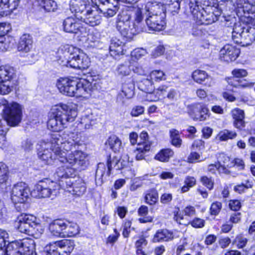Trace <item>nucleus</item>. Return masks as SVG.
Wrapping results in <instances>:
<instances>
[{"mask_svg": "<svg viewBox=\"0 0 255 255\" xmlns=\"http://www.w3.org/2000/svg\"><path fill=\"white\" fill-rule=\"evenodd\" d=\"M170 137L173 145L179 147L182 144V139L180 138L179 132L175 129H171L169 131Z\"/></svg>", "mask_w": 255, "mask_h": 255, "instance_id": "44", "label": "nucleus"}, {"mask_svg": "<svg viewBox=\"0 0 255 255\" xmlns=\"http://www.w3.org/2000/svg\"><path fill=\"white\" fill-rule=\"evenodd\" d=\"M173 154L174 152L171 149H163L156 154L155 159L161 162H167L169 158L173 155Z\"/></svg>", "mask_w": 255, "mask_h": 255, "instance_id": "41", "label": "nucleus"}, {"mask_svg": "<svg viewBox=\"0 0 255 255\" xmlns=\"http://www.w3.org/2000/svg\"><path fill=\"white\" fill-rule=\"evenodd\" d=\"M64 226V238L74 237L79 233V227L76 223L65 221Z\"/></svg>", "mask_w": 255, "mask_h": 255, "instance_id": "35", "label": "nucleus"}, {"mask_svg": "<svg viewBox=\"0 0 255 255\" xmlns=\"http://www.w3.org/2000/svg\"><path fill=\"white\" fill-rule=\"evenodd\" d=\"M189 2L186 6V8H189L193 11L197 7H202L203 5L211 6L215 3L216 0H189Z\"/></svg>", "mask_w": 255, "mask_h": 255, "instance_id": "37", "label": "nucleus"}, {"mask_svg": "<svg viewBox=\"0 0 255 255\" xmlns=\"http://www.w3.org/2000/svg\"><path fill=\"white\" fill-rule=\"evenodd\" d=\"M248 240L243 235L240 234L237 235L235 239L232 242L233 245H236L238 249H243L244 248L247 243Z\"/></svg>", "mask_w": 255, "mask_h": 255, "instance_id": "50", "label": "nucleus"}, {"mask_svg": "<svg viewBox=\"0 0 255 255\" xmlns=\"http://www.w3.org/2000/svg\"><path fill=\"white\" fill-rule=\"evenodd\" d=\"M36 218L31 215L21 214L17 218L14 226L19 232L39 238L43 230L36 222Z\"/></svg>", "mask_w": 255, "mask_h": 255, "instance_id": "11", "label": "nucleus"}, {"mask_svg": "<svg viewBox=\"0 0 255 255\" xmlns=\"http://www.w3.org/2000/svg\"><path fill=\"white\" fill-rule=\"evenodd\" d=\"M114 161H118V158L114 157L113 159H111V156H110L107 161V166L104 163H99L98 164L95 175V180L97 183L102 184L104 176L105 175L106 176H110L113 167L115 168L116 162Z\"/></svg>", "mask_w": 255, "mask_h": 255, "instance_id": "19", "label": "nucleus"}, {"mask_svg": "<svg viewBox=\"0 0 255 255\" xmlns=\"http://www.w3.org/2000/svg\"><path fill=\"white\" fill-rule=\"evenodd\" d=\"M209 110L204 106H201L195 113V119L200 121H205L209 118Z\"/></svg>", "mask_w": 255, "mask_h": 255, "instance_id": "45", "label": "nucleus"}, {"mask_svg": "<svg viewBox=\"0 0 255 255\" xmlns=\"http://www.w3.org/2000/svg\"><path fill=\"white\" fill-rule=\"evenodd\" d=\"M144 111V108L141 106H136L133 107L130 112V115L132 117H137L142 115Z\"/></svg>", "mask_w": 255, "mask_h": 255, "instance_id": "62", "label": "nucleus"}, {"mask_svg": "<svg viewBox=\"0 0 255 255\" xmlns=\"http://www.w3.org/2000/svg\"><path fill=\"white\" fill-rule=\"evenodd\" d=\"M139 147L137 148L138 153L136 155V159L137 160H140L144 158V154L150 150V144L149 143L144 142L143 144H138Z\"/></svg>", "mask_w": 255, "mask_h": 255, "instance_id": "46", "label": "nucleus"}, {"mask_svg": "<svg viewBox=\"0 0 255 255\" xmlns=\"http://www.w3.org/2000/svg\"><path fill=\"white\" fill-rule=\"evenodd\" d=\"M133 11L134 19L137 24L142 23L145 14V22L149 30L160 31L165 29L166 13L163 5L156 2H148L133 6Z\"/></svg>", "mask_w": 255, "mask_h": 255, "instance_id": "1", "label": "nucleus"}, {"mask_svg": "<svg viewBox=\"0 0 255 255\" xmlns=\"http://www.w3.org/2000/svg\"><path fill=\"white\" fill-rule=\"evenodd\" d=\"M92 2L95 5L86 2L82 3L75 0L71 1L70 9L72 12L75 13V16L77 19L90 26H94L99 25L102 20V17L99 14L98 10L103 14L104 13L99 8L100 3L98 0L93 1V0H92Z\"/></svg>", "mask_w": 255, "mask_h": 255, "instance_id": "5", "label": "nucleus"}, {"mask_svg": "<svg viewBox=\"0 0 255 255\" xmlns=\"http://www.w3.org/2000/svg\"><path fill=\"white\" fill-rule=\"evenodd\" d=\"M20 147L25 152H29L33 148V143L30 139H26L21 142Z\"/></svg>", "mask_w": 255, "mask_h": 255, "instance_id": "56", "label": "nucleus"}, {"mask_svg": "<svg viewBox=\"0 0 255 255\" xmlns=\"http://www.w3.org/2000/svg\"><path fill=\"white\" fill-rule=\"evenodd\" d=\"M158 194L156 190H150L147 193L144 197V200L146 203L150 205H154L157 201Z\"/></svg>", "mask_w": 255, "mask_h": 255, "instance_id": "48", "label": "nucleus"}, {"mask_svg": "<svg viewBox=\"0 0 255 255\" xmlns=\"http://www.w3.org/2000/svg\"><path fill=\"white\" fill-rule=\"evenodd\" d=\"M57 245L61 255H70L75 247L74 242L71 240L57 241Z\"/></svg>", "mask_w": 255, "mask_h": 255, "instance_id": "30", "label": "nucleus"}, {"mask_svg": "<svg viewBox=\"0 0 255 255\" xmlns=\"http://www.w3.org/2000/svg\"><path fill=\"white\" fill-rule=\"evenodd\" d=\"M63 26L66 32L77 33L80 30L81 24L74 18L68 17L64 20Z\"/></svg>", "mask_w": 255, "mask_h": 255, "instance_id": "27", "label": "nucleus"}, {"mask_svg": "<svg viewBox=\"0 0 255 255\" xmlns=\"http://www.w3.org/2000/svg\"><path fill=\"white\" fill-rule=\"evenodd\" d=\"M65 221L60 219L53 220L49 224L48 230L53 236L64 238Z\"/></svg>", "mask_w": 255, "mask_h": 255, "instance_id": "24", "label": "nucleus"}, {"mask_svg": "<svg viewBox=\"0 0 255 255\" xmlns=\"http://www.w3.org/2000/svg\"><path fill=\"white\" fill-rule=\"evenodd\" d=\"M153 83L152 80L148 79H145L143 80L141 83L139 85V88L141 90L147 93L146 95V100L150 101L148 99L154 98L155 95V91L153 86Z\"/></svg>", "mask_w": 255, "mask_h": 255, "instance_id": "32", "label": "nucleus"}, {"mask_svg": "<svg viewBox=\"0 0 255 255\" xmlns=\"http://www.w3.org/2000/svg\"><path fill=\"white\" fill-rule=\"evenodd\" d=\"M68 190L78 196L83 195L86 191V186L84 181L78 178L74 181L71 179L66 181Z\"/></svg>", "mask_w": 255, "mask_h": 255, "instance_id": "22", "label": "nucleus"}, {"mask_svg": "<svg viewBox=\"0 0 255 255\" xmlns=\"http://www.w3.org/2000/svg\"><path fill=\"white\" fill-rule=\"evenodd\" d=\"M8 237V234L5 231L0 229V248L5 247L6 240Z\"/></svg>", "mask_w": 255, "mask_h": 255, "instance_id": "64", "label": "nucleus"}, {"mask_svg": "<svg viewBox=\"0 0 255 255\" xmlns=\"http://www.w3.org/2000/svg\"><path fill=\"white\" fill-rule=\"evenodd\" d=\"M87 154L81 150H78L74 154L68 156L60 155L57 157L60 162L65 165L57 168L54 174V178L63 181V179H71L76 176V171L84 169L87 164Z\"/></svg>", "mask_w": 255, "mask_h": 255, "instance_id": "2", "label": "nucleus"}, {"mask_svg": "<svg viewBox=\"0 0 255 255\" xmlns=\"http://www.w3.org/2000/svg\"><path fill=\"white\" fill-rule=\"evenodd\" d=\"M232 74L233 75V77L229 78L228 79V83L229 84L235 87H243L244 85H242L240 83V81L234 82V79L235 78H243L247 76V71L243 69H235L232 72Z\"/></svg>", "mask_w": 255, "mask_h": 255, "instance_id": "33", "label": "nucleus"}, {"mask_svg": "<svg viewBox=\"0 0 255 255\" xmlns=\"http://www.w3.org/2000/svg\"><path fill=\"white\" fill-rule=\"evenodd\" d=\"M58 62L63 66L84 70L88 68L90 64L88 56L80 50L68 44L61 47L58 52Z\"/></svg>", "mask_w": 255, "mask_h": 255, "instance_id": "3", "label": "nucleus"}, {"mask_svg": "<svg viewBox=\"0 0 255 255\" xmlns=\"http://www.w3.org/2000/svg\"><path fill=\"white\" fill-rule=\"evenodd\" d=\"M230 161V158L228 156L224 153H221L218 157L217 164H219L220 167L222 168L223 171L225 169V167H231V165H230L229 164Z\"/></svg>", "mask_w": 255, "mask_h": 255, "instance_id": "49", "label": "nucleus"}, {"mask_svg": "<svg viewBox=\"0 0 255 255\" xmlns=\"http://www.w3.org/2000/svg\"><path fill=\"white\" fill-rule=\"evenodd\" d=\"M225 25L230 26L233 23L232 31L233 40L236 43L243 45H249L255 40V27L250 26L246 22H235L234 17L232 18V22L229 23L230 20L226 19Z\"/></svg>", "mask_w": 255, "mask_h": 255, "instance_id": "8", "label": "nucleus"}, {"mask_svg": "<svg viewBox=\"0 0 255 255\" xmlns=\"http://www.w3.org/2000/svg\"><path fill=\"white\" fill-rule=\"evenodd\" d=\"M154 98L148 99L150 101H157L160 99H167L170 101H175L180 97L179 91L168 86L162 85L155 91Z\"/></svg>", "mask_w": 255, "mask_h": 255, "instance_id": "17", "label": "nucleus"}, {"mask_svg": "<svg viewBox=\"0 0 255 255\" xmlns=\"http://www.w3.org/2000/svg\"><path fill=\"white\" fill-rule=\"evenodd\" d=\"M196 180L194 177H186L184 180L185 185H184L181 188L182 192H187L189 190L190 188L193 187L196 184Z\"/></svg>", "mask_w": 255, "mask_h": 255, "instance_id": "53", "label": "nucleus"}, {"mask_svg": "<svg viewBox=\"0 0 255 255\" xmlns=\"http://www.w3.org/2000/svg\"><path fill=\"white\" fill-rule=\"evenodd\" d=\"M32 37L29 34H23L19 39L17 49L19 51L27 53L32 48Z\"/></svg>", "mask_w": 255, "mask_h": 255, "instance_id": "31", "label": "nucleus"}, {"mask_svg": "<svg viewBox=\"0 0 255 255\" xmlns=\"http://www.w3.org/2000/svg\"><path fill=\"white\" fill-rule=\"evenodd\" d=\"M19 0H0V16L12 12L18 6Z\"/></svg>", "mask_w": 255, "mask_h": 255, "instance_id": "25", "label": "nucleus"}, {"mask_svg": "<svg viewBox=\"0 0 255 255\" xmlns=\"http://www.w3.org/2000/svg\"><path fill=\"white\" fill-rule=\"evenodd\" d=\"M240 53V49L232 45L227 44L220 50L219 57L221 60L229 63L235 61Z\"/></svg>", "mask_w": 255, "mask_h": 255, "instance_id": "21", "label": "nucleus"}, {"mask_svg": "<svg viewBox=\"0 0 255 255\" xmlns=\"http://www.w3.org/2000/svg\"><path fill=\"white\" fill-rule=\"evenodd\" d=\"M8 167L3 162H0V186L5 184L8 178Z\"/></svg>", "mask_w": 255, "mask_h": 255, "instance_id": "47", "label": "nucleus"}, {"mask_svg": "<svg viewBox=\"0 0 255 255\" xmlns=\"http://www.w3.org/2000/svg\"><path fill=\"white\" fill-rule=\"evenodd\" d=\"M181 0H170V2L171 3H169L168 4L169 5V7L170 9L172 12H177L180 8V2Z\"/></svg>", "mask_w": 255, "mask_h": 255, "instance_id": "63", "label": "nucleus"}, {"mask_svg": "<svg viewBox=\"0 0 255 255\" xmlns=\"http://www.w3.org/2000/svg\"><path fill=\"white\" fill-rule=\"evenodd\" d=\"M3 118L0 119V134L4 135L8 130V126H16L21 120V106L16 102L2 106Z\"/></svg>", "mask_w": 255, "mask_h": 255, "instance_id": "9", "label": "nucleus"}, {"mask_svg": "<svg viewBox=\"0 0 255 255\" xmlns=\"http://www.w3.org/2000/svg\"><path fill=\"white\" fill-rule=\"evenodd\" d=\"M110 148L115 152H120L123 149L121 139L115 135L110 136L106 142Z\"/></svg>", "mask_w": 255, "mask_h": 255, "instance_id": "36", "label": "nucleus"}, {"mask_svg": "<svg viewBox=\"0 0 255 255\" xmlns=\"http://www.w3.org/2000/svg\"><path fill=\"white\" fill-rule=\"evenodd\" d=\"M134 94V85L132 81H127L123 84L121 91L118 94L117 102L125 103V98H131Z\"/></svg>", "mask_w": 255, "mask_h": 255, "instance_id": "23", "label": "nucleus"}, {"mask_svg": "<svg viewBox=\"0 0 255 255\" xmlns=\"http://www.w3.org/2000/svg\"><path fill=\"white\" fill-rule=\"evenodd\" d=\"M59 185L55 182L48 179L40 181L35 186L33 193H36L38 198L52 197L56 196Z\"/></svg>", "mask_w": 255, "mask_h": 255, "instance_id": "15", "label": "nucleus"}, {"mask_svg": "<svg viewBox=\"0 0 255 255\" xmlns=\"http://www.w3.org/2000/svg\"><path fill=\"white\" fill-rule=\"evenodd\" d=\"M11 29V25L8 23H0V37L3 36Z\"/></svg>", "mask_w": 255, "mask_h": 255, "instance_id": "59", "label": "nucleus"}, {"mask_svg": "<svg viewBox=\"0 0 255 255\" xmlns=\"http://www.w3.org/2000/svg\"><path fill=\"white\" fill-rule=\"evenodd\" d=\"M131 65L129 62L126 61L124 63L119 64L117 69V74L121 76L128 75L131 71Z\"/></svg>", "mask_w": 255, "mask_h": 255, "instance_id": "43", "label": "nucleus"}, {"mask_svg": "<svg viewBox=\"0 0 255 255\" xmlns=\"http://www.w3.org/2000/svg\"><path fill=\"white\" fill-rule=\"evenodd\" d=\"M130 19L131 14L129 10L123 11L118 15L116 25L117 29L122 35L129 39L143 30L142 24H138L135 20L131 25Z\"/></svg>", "mask_w": 255, "mask_h": 255, "instance_id": "10", "label": "nucleus"}, {"mask_svg": "<svg viewBox=\"0 0 255 255\" xmlns=\"http://www.w3.org/2000/svg\"><path fill=\"white\" fill-rule=\"evenodd\" d=\"M150 78L152 80L160 82L166 80L165 73L161 70H153L150 73Z\"/></svg>", "mask_w": 255, "mask_h": 255, "instance_id": "52", "label": "nucleus"}, {"mask_svg": "<svg viewBox=\"0 0 255 255\" xmlns=\"http://www.w3.org/2000/svg\"><path fill=\"white\" fill-rule=\"evenodd\" d=\"M174 236L172 232L167 229H159L154 234L152 242L158 243L162 242H168L173 240Z\"/></svg>", "mask_w": 255, "mask_h": 255, "instance_id": "29", "label": "nucleus"}, {"mask_svg": "<svg viewBox=\"0 0 255 255\" xmlns=\"http://www.w3.org/2000/svg\"><path fill=\"white\" fill-rule=\"evenodd\" d=\"M15 76L14 69L9 66H0V94L6 95L12 90L11 81Z\"/></svg>", "mask_w": 255, "mask_h": 255, "instance_id": "16", "label": "nucleus"}, {"mask_svg": "<svg viewBox=\"0 0 255 255\" xmlns=\"http://www.w3.org/2000/svg\"><path fill=\"white\" fill-rule=\"evenodd\" d=\"M10 39L8 37H0V51H5L11 47L13 44H11Z\"/></svg>", "mask_w": 255, "mask_h": 255, "instance_id": "51", "label": "nucleus"}, {"mask_svg": "<svg viewBox=\"0 0 255 255\" xmlns=\"http://www.w3.org/2000/svg\"><path fill=\"white\" fill-rule=\"evenodd\" d=\"M78 146V143L74 140H66L64 138V142L61 143L60 147H61V149L62 148L66 151H72L70 154H74L76 151L79 150Z\"/></svg>", "mask_w": 255, "mask_h": 255, "instance_id": "38", "label": "nucleus"}, {"mask_svg": "<svg viewBox=\"0 0 255 255\" xmlns=\"http://www.w3.org/2000/svg\"><path fill=\"white\" fill-rule=\"evenodd\" d=\"M52 111L47 122V128L55 132L67 127L69 123L73 122L77 116L76 109L66 104L56 106Z\"/></svg>", "mask_w": 255, "mask_h": 255, "instance_id": "6", "label": "nucleus"}, {"mask_svg": "<svg viewBox=\"0 0 255 255\" xmlns=\"http://www.w3.org/2000/svg\"><path fill=\"white\" fill-rule=\"evenodd\" d=\"M94 121L95 118L93 114L88 112L82 116L80 124L85 129H89Z\"/></svg>", "mask_w": 255, "mask_h": 255, "instance_id": "40", "label": "nucleus"}, {"mask_svg": "<svg viewBox=\"0 0 255 255\" xmlns=\"http://www.w3.org/2000/svg\"><path fill=\"white\" fill-rule=\"evenodd\" d=\"M192 78L193 80L198 84H202L204 82L208 81L211 79V77L207 72L203 70H196L192 73ZM206 85L211 86V81L209 83H206Z\"/></svg>", "mask_w": 255, "mask_h": 255, "instance_id": "34", "label": "nucleus"}, {"mask_svg": "<svg viewBox=\"0 0 255 255\" xmlns=\"http://www.w3.org/2000/svg\"><path fill=\"white\" fill-rule=\"evenodd\" d=\"M147 242L146 240L141 238L135 243V247L136 248V253L138 255H146L142 251V249L146 246Z\"/></svg>", "mask_w": 255, "mask_h": 255, "instance_id": "54", "label": "nucleus"}, {"mask_svg": "<svg viewBox=\"0 0 255 255\" xmlns=\"http://www.w3.org/2000/svg\"><path fill=\"white\" fill-rule=\"evenodd\" d=\"M139 0H98L100 4L99 8L104 13V16L106 17H112L116 14L118 10V1L123 2L126 3L133 4V6L128 10L130 12L133 11V7L136 6L139 4V3L135 4ZM97 0H93V1H96Z\"/></svg>", "mask_w": 255, "mask_h": 255, "instance_id": "14", "label": "nucleus"}, {"mask_svg": "<svg viewBox=\"0 0 255 255\" xmlns=\"http://www.w3.org/2000/svg\"><path fill=\"white\" fill-rule=\"evenodd\" d=\"M123 43L120 39L113 37L111 40L110 54L111 56L117 59L123 53Z\"/></svg>", "mask_w": 255, "mask_h": 255, "instance_id": "28", "label": "nucleus"}, {"mask_svg": "<svg viewBox=\"0 0 255 255\" xmlns=\"http://www.w3.org/2000/svg\"><path fill=\"white\" fill-rule=\"evenodd\" d=\"M222 208V204L220 202H215L211 204L210 211L212 215L216 216L219 214Z\"/></svg>", "mask_w": 255, "mask_h": 255, "instance_id": "57", "label": "nucleus"}, {"mask_svg": "<svg viewBox=\"0 0 255 255\" xmlns=\"http://www.w3.org/2000/svg\"><path fill=\"white\" fill-rule=\"evenodd\" d=\"M234 126L240 129H243L246 126L244 111L240 109L236 108L232 111Z\"/></svg>", "mask_w": 255, "mask_h": 255, "instance_id": "26", "label": "nucleus"}, {"mask_svg": "<svg viewBox=\"0 0 255 255\" xmlns=\"http://www.w3.org/2000/svg\"><path fill=\"white\" fill-rule=\"evenodd\" d=\"M41 255H61L57 242L46 245L41 252Z\"/></svg>", "mask_w": 255, "mask_h": 255, "instance_id": "39", "label": "nucleus"}, {"mask_svg": "<svg viewBox=\"0 0 255 255\" xmlns=\"http://www.w3.org/2000/svg\"><path fill=\"white\" fill-rule=\"evenodd\" d=\"M237 136V133L234 131L224 129L219 132L217 137L220 141H227L228 139H233Z\"/></svg>", "mask_w": 255, "mask_h": 255, "instance_id": "42", "label": "nucleus"}, {"mask_svg": "<svg viewBox=\"0 0 255 255\" xmlns=\"http://www.w3.org/2000/svg\"><path fill=\"white\" fill-rule=\"evenodd\" d=\"M252 183L248 180L246 181V183H242L235 186L234 190L235 192L242 194L245 192L246 189L252 188Z\"/></svg>", "mask_w": 255, "mask_h": 255, "instance_id": "55", "label": "nucleus"}, {"mask_svg": "<svg viewBox=\"0 0 255 255\" xmlns=\"http://www.w3.org/2000/svg\"><path fill=\"white\" fill-rule=\"evenodd\" d=\"M209 8H206L203 7H197L195 8L193 11L185 9V13L187 15H191L197 24H211L218 19V16L221 14V11H217V13H215L214 11L209 10Z\"/></svg>", "mask_w": 255, "mask_h": 255, "instance_id": "13", "label": "nucleus"}, {"mask_svg": "<svg viewBox=\"0 0 255 255\" xmlns=\"http://www.w3.org/2000/svg\"><path fill=\"white\" fill-rule=\"evenodd\" d=\"M30 194L29 188L24 182L15 184L11 191V200L14 204L23 203L27 201Z\"/></svg>", "mask_w": 255, "mask_h": 255, "instance_id": "18", "label": "nucleus"}, {"mask_svg": "<svg viewBox=\"0 0 255 255\" xmlns=\"http://www.w3.org/2000/svg\"><path fill=\"white\" fill-rule=\"evenodd\" d=\"M147 53L146 50L142 48H137L134 49L131 52V55L132 57L138 59L144 56Z\"/></svg>", "mask_w": 255, "mask_h": 255, "instance_id": "58", "label": "nucleus"}, {"mask_svg": "<svg viewBox=\"0 0 255 255\" xmlns=\"http://www.w3.org/2000/svg\"><path fill=\"white\" fill-rule=\"evenodd\" d=\"M237 15L241 22L255 25V5L254 4L239 8Z\"/></svg>", "mask_w": 255, "mask_h": 255, "instance_id": "20", "label": "nucleus"}, {"mask_svg": "<svg viewBox=\"0 0 255 255\" xmlns=\"http://www.w3.org/2000/svg\"><path fill=\"white\" fill-rule=\"evenodd\" d=\"M64 138L58 132L52 133L49 141L41 140L38 143V155L45 164H52L57 157L67 155L66 153L60 147L63 143Z\"/></svg>", "mask_w": 255, "mask_h": 255, "instance_id": "4", "label": "nucleus"}, {"mask_svg": "<svg viewBox=\"0 0 255 255\" xmlns=\"http://www.w3.org/2000/svg\"><path fill=\"white\" fill-rule=\"evenodd\" d=\"M255 2V0H236V3L237 7L236 8V12L237 13L238 9L241 7H246L247 4H252Z\"/></svg>", "mask_w": 255, "mask_h": 255, "instance_id": "60", "label": "nucleus"}, {"mask_svg": "<svg viewBox=\"0 0 255 255\" xmlns=\"http://www.w3.org/2000/svg\"><path fill=\"white\" fill-rule=\"evenodd\" d=\"M59 91L67 96L72 97L85 96L92 89V84L85 79H70L67 78H60L57 83Z\"/></svg>", "mask_w": 255, "mask_h": 255, "instance_id": "7", "label": "nucleus"}, {"mask_svg": "<svg viewBox=\"0 0 255 255\" xmlns=\"http://www.w3.org/2000/svg\"><path fill=\"white\" fill-rule=\"evenodd\" d=\"M5 249L6 255H37L34 242L31 239L11 242Z\"/></svg>", "mask_w": 255, "mask_h": 255, "instance_id": "12", "label": "nucleus"}, {"mask_svg": "<svg viewBox=\"0 0 255 255\" xmlns=\"http://www.w3.org/2000/svg\"><path fill=\"white\" fill-rule=\"evenodd\" d=\"M200 181L209 190H211L213 188L214 182L211 178L205 176L201 178Z\"/></svg>", "mask_w": 255, "mask_h": 255, "instance_id": "61", "label": "nucleus"}]
</instances>
